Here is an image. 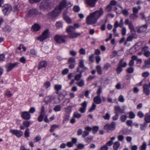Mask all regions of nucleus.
Segmentation results:
<instances>
[{
    "mask_svg": "<svg viewBox=\"0 0 150 150\" xmlns=\"http://www.w3.org/2000/svg\"><path fill=\"white\" fill-rule=\"evenodd\" d=\"M103 10L102 8H100L99 10L91 13L87 17L86 23L88 25L95 23L100 16L103 15Z\"/></svg>",
    "mask_w": 150,
    "mask_h": 150,
    "instance_id": "f257e3e1",
    "label": "nucleus"
},
{
    "mask_svg": "<svg viewBox=\"0 0 150 150\" xmlns=\"http://www.w3.org/2000/svg\"><path fill=\"white\" fill-rule=\"evenodd\" d=\"M66 4L65 0H63L60 3L59 5L56 7L53 11L47 14L48 18L52 20L56 18L60 13L61 10L65 6Z\"/></svg>",
    "mask_w": 150,
    "mask_h": 150,
    "instance_id": "f03ea898",
    "label": "nucleus"
},
{
    "mask_svg": "<svg viewBox=\"0 0 150 150\" xmlns=\"http://www.w3.org/2000/svg\"><path fill=\"white\" fill-rule=\"evenodd\" d=\"M67 36L57 35L54 37V40L57 43L65 42L67 40Z\"/></svg>",
    "mask_w": 150,
    "mask_h": 150,
    "instance_id": "7ed1b4c3",
    "label": "nucleus"
},
{
    "mask_svg": "<svg viewBox=\"0 0 150 150\" xmlns=\"http://www.w3.org/2000/svg\"><path fill=\"white\" fill-rule=\"evenodd\" d=\"M50 33L48 29L45 30L42 33V35L37 38V39L40 41L49 38L50 37Z\"/></svg>",
    "mask_w": 150,
    "mask_h": 150,
    "instance_id": "20e7f679",
    "label": "nucleus"
},
{
    "mask_svg": "<svg viewBox=\"0 0 150 150\" xmlns=\"http://www.w3.org/2000/svg\"><path fill=\"white\" fill-rule=\"evenodd\" d=\"M52 4L49 0H43L40 5V8H47Z\"/></svg>",
    "mask_w": 150,
    "mask_h": 150,
    "instance_id": "39448f33",
    "label": "nucleus"
},
{
    "mask_svg": "<svg viewBox=\"0 0 150 150\" xmlns=\"http://www.w3.org/2000/svg\"><path fill=\"white\" fill-rule=\"evenodd\" d=\"M116 125V123L115 122H112L110 124H108L105 125L104 127L105 129L107 131L113 130Z\"/></svg>",
    "mask_w": 150,
    "mask_h": 150,
    "instance_id": "423d86ee",
    "label": "nucleus"
},
{
    "mask_svg": "<svg viewBox=\"0 0 150 150\" xmlns=\"http://www.w3.org/2000/svg\"><path fill=\"white\" fill-rule=\"evenodd\" d=\"M38 14V12L36 9H31L28 13V16L29 17H34Z\"/></svg>",
    "mask_w": 150,
    "mask_h": 150,
    "instance_id": "0eeeda50",
    "label": "nucleus"
},
{
    "mask_svg": "<svg viewBox=\"0 0 150 150\" xmlns=\"http://www.w3.org/2000/svg\"><path fill=\"white\" fill-rule=\"evenodd\" d=\"M12 10L11 7L8 4H5L3 7L2 11L4 14L9 13Z\"/></svg>",
    "mask_w": 150,
    "mask_h": 150,
    "instance_id": "6e6552de",
    "label": "nucleus"
},
{
    "mask_svg": "<svg viewBox=\"0 0 150 150\" xmlns=\"http://www.w3.org/2000/svg\"><path fill=\"white\" fill-rule=\"evenodd\" d=\"M10 133L16 135L18 137H21L22 136L23 134V133L21 131L16 129H11L10 130Z\"/></svg>",
    "mask_w": 150,
    "mask_h": 150,
    "instance_id": "1a4fd4ad",
    "label": "nucleus"
},
{
    "mask_svg": "<svg viewBox=\"0 0 150 150\" xmlns=\"http://www.w3.org/2000/svg\"><path fill=\"white\" fill-rule=\"evenodd\" d=\"M98 0H85V2L88 6L94 7Z\"/></svg>",
    "mask_w": 150,
    "mask_h": 150,
    "instance_id": "9d476101",
    "label": "nucleus"
},
{
    "mask_svg": "<svg viewBox=\"0 0 150 150\" xmlns=\"http://www.w3.org/2000/svg\"><path fill=\"white\" fill-rule=\"evenodd\" d=\"M17 63H15L14 64L11 63H8L7 64L6 66V71L7 72H9L11 71L12 69L15 66L18 65Z\"/></svg>",
    "mask_w": 150,
    "mask_h": 150,
    "instance_id": "9b49d317",
    "label": "nucleus"
},
{
    "mask_svg": "<svg viewBox=\"0 0 150 150\" xmlns=\"http://www.w3.org/2000/svg\"><path fill=\"white\" fill-rule=\"evenodd\" d=\"M85 129V130L83 132V134H82V137L84 138L88 136L89 134V132L92 130V128L89 126L86 127Z\"/></svg>",
    "mask_w": 150,
    "mask_h": 150,
    "instance_id": "f8f14e48",
    "label": "nucleus"
},
{
    "mask_svg": "<svg viewBox=\"0 0 150 150\" xmlns=\"http://www.w3.org/2000/svg\"><path fill=\"white\" fill-rule=\"evenodd\" d=\"M114 111L115 114H122L124 113V109H122L120 106H115L114 107Z\"/></svg>",
    "mask_w": 150,
    "mask_h": 150,
    "instance_id": "ddd939ff",
    "label": "nucleus"
},
{
    "mask_svg": "<svg viewBox=\"0 0 150 150\" xmlns=\"http://www.w3.org/2000/svg\"><path fill=\"white\" fill-rule=\"evenodd\" d=\"M21 116L22 118L25 120H29L30 117V115L28 112H23L21 113Z\"/></svg>",
    "mask_w": 150,
    "mask_h": 150,
    "instance_id": "4468645a",
    "label": "nucleus"
},
{
    "mask_svg": "<svg viewBox=\"0 0 150 150\" xmlns=\"http://www.w3.org/2000/svg\"><path fill=\"white\" fill-rule=\"evenodd\" d=\"M80 68H82V70L81 71H83L87 69V68L84 67L83 62V60H81L79 62V67L77 69V72L79 71Z\"/></svg>",
    "mask_w": 150,
    "mask_h": 150,
    "instance_id": "2eb2a0df",
    "label": "nucleus"
},
{
    "mask_svg": "<svg viewBox=\"0 0 150 150\" xmlns=\"http://www.w3.org/2000/svg\"><path fill=\"white\" fill-rule=\"evenodd\" d=\"M87 103L86 101H84L83 103L81 104L82 107L80 108L79 109V111L81 113H84L86 110V108L87 106Z\"/></svg>",
    "mask_w": 150,
    "mask_h": 150,
    "instance_id": "dca6fc26",
    "label": "nucleus"
},
{
    "mask_svg": "<svg viewBox=\"0 0 150 150\" xmlns=\"http://www.w3.org/2000/svg\"><path fill=\"white\" fill-rule=\"evenodd\" d=\"M143 91L144 93L147 96L149 95L150 93V90L149 89L148 85L145 84L143 86Z\"/></svg>",
    "mask_w": 150,
    "mask_h": 150,
    "instance_id": "f3484780",
    "label": "nucleus"
},
{
    "mask_svg": "<svg viewBox=\"0 0 150 150\" xmlns=\"http://www.w3.org/2000/svg\"><path fill=\"white\" fill-rule=\"evenodd\" d=\"M55 97L52 96H49L46 97L45 99V102L47 104L51 102L52 100H54Z\"/></svg>",
    "mask_w": 150,
    "mask_h": 150,
    "instance_id": "a211bd4d",
    "label": "nucleus"
},
{
    "mask_svg": "<svg viewBox=\"0 0 150 150\" xmlns=\"http://www.w3.org/2000/svg\"><path fill=\"white\" fill-rule=\"evenodd\" d=\"M94 102L96 104H100L102 102L100 96H97L93 98Z\"/></svg>",
    "mask_w": 150,
    "mask_h": 150,
    "instance_id": "6ab92c4d",
    "label": "nucleus"
},
{
    "mask_svg": "<svg viewBox=\"0 0 150 150\" xmlns=\"http://www.w3.org/2000/svg\"><path fill=\"white\" fill-rule=\"evenodd\" d=\"M144 65H143L142 68L145 69L146 68H150V57L148 59L144 61Z\"/></svg>",
    "mask_w": 150,
    "mask_h": 150,
    "instance_id": "aec40b11",
    "label": "nucleus"
},
{
    "mask_svg": "<svg viewBox=\"0 0 150 150\" xmlns=\"http://www.w3.org/2000/svg\"><path fill=\"white\" fill-rule=\"evenodd\" d=\"M47 65V63L46 62L44 61H42L40 62L38 69H40L42 68L46 67Z\"/></svg>",
    "mask_w": 150,
    "mask_h": 150,
    "instance_id": "412c9836",
    "label": "nucleus"
},
{
    "mask_svg": "<svg viewBox=\"0 0 150 150\" xmlns=\"http://www.w3.org/2000/svg\"><path fill=\"white\" fill-rule=\"evenodd\" d=\"M80 33H77L74 31L68 35V36L70 38H76L78 36H80Z\"/></svg>",
    "mask_w": 150,
    "mask_h": 150,
    "instance_id": "4be33fe9",
    "label": "nucleus"
},
{
    "mask_svg": "<svg viewBox=\"0 0 150 150\" xmlns=\"http://www.w3.org/2000/svg\"><path fill=\"white\" fill-rule=\"evenodd\" d=\"M41 28V26L37 23L35 24L32 27V30L34 32H37Z\"/></svg>",
    "mask_w": 150,
    "mask_h": 150,
    "instance_id": "5701e85b",
    "label": "nucleus"
},
{
    "mask_svg": "<svg viewBox=\"0 0 150 150\" xmlns=\"http://www.w3.org/2000/svg\"><path fill=\"white\" fill-rule=\"evenodd\" d=\"M147 27V25L146 24L140 27L138 30L137 32L139 33L144 32L146 30Z\"/></svg>",
    "mask_w": 150,
    "mask_h": 150,
    "instance_id": "b1692460",
    "label": "nucleus"
},
{
    "mask_svg": "<svg viewBox=\"0 0 150 150\" xmlns=\"http://www.w3.org/2000/svg\"><path fill=\"white\" fill-rule=\"evenodd\" d=\"M75 28L72 26H70L67 28L66 31L69 35L75 31Z\"/></svg>",
    "mask_w": 150,
    "mask_h": 150,
    "instance_id": "393cba45",
    "label": "nucleus"
},
{
    "mask_svg": "<svg viewBox=\"0 0 150 150\" xmlns=\"http://www.w3.org/2000/svg\"><path fill=\"white\" fill-rule=\"evenodd\" d=\"M115 24H116L117 27H119L121 28H122L123 27L124 25V23L123 19H121L119 23H118V21H116L115 22Z\"/></svg>",
    "mask_w": 150,
    "mask_h": 150,
    "instance_id": "a878e982",
    "label": "nucleus"
},
{
    "mask_svg": "<svg viewBox=\"0 0 150 150\" xmlns=\"http://www.w3.org/2000/svg\"><path fill=\"white\" fill-rule=\"evenodd\" d=\"M83 72V71H81L80 72L79 74H77L74 77V80L76 81H78L80 79L82 76V73Z\"/></svg>",
    "mask_w": 150,
    "mask_h": 150,
    "instance_id": "bb28decb",
    "label": "nucleus"
},
{
    "mask_svg": "<svg viewBox=\"0 0 150 150\" xmlns=\"http://www.w3.org/2000/svg\"><path fill=\"white\" fill-rule=\"evenodd\" d=\"M111 67V65L110 63H107L104 64L103 68V69L104 71H106L108 70L109 68Z\"/></svg>",
    "mask_w": 150,
    "mask_h": 150,
    "instance_id": "cd10ccee",
    "label": "nucleus"
},
{
    "mask_svg": "<svg viewBox=\"0 0 150 150\" xmlns=\"http://www.w3.org/2000/svg\"><path fill=\"white\" fill-rule=\"evenodd\" d=\"M97 71L99 74L101 75L102 74V68L100 65H98L96 67Z\"/></svg>",
    "mask_w": 150,
    "mask_h": 150,
    "instance_id": "c85d7f7f",
    "label": "nucleus"
},
{
    "mask_svg": "<svg viewBox=\"0 0 150 150\" xmlns=\"http://www.w3.org/2000/svg\"><path fill=\"white\" fill-rule=\"evenodd\" d=\"M77 85L80 87H82L84 85V81L83 80L81 79L79 81H78L76 83Z\"/></svg>",
    "mask_w": 150,
    "mask_h": 150,
    "instance_id": "c756f323",
    "label": "nucleus"
},
{
    "mask_svg": "<svg viewBox=\"0 0 150 150\" xmlns=\"http://www.w3.org/2000/svg\"><path fill=\"white\" fill-rule=\"evenodd\" d=\"M145 120L146 122H150V114L146 113L145 115Z\"/></svg>",
    "mask_w": 150,
    "mask_h": 150,
    "instance_id": "7c9ffc66",
    "label": "nucleus"
},
{
    "mask_svg": "<svg viewBox=\"0 0 150 150\" xmlns=\"http://www.w3.org/2000/svg\"><path fill=\"white\" fill-rule=\"evenodd\" d=\"M120 145V143L118 142H115L113 144V147L114 150H117Z\"/></svg>",
    "mask_w": 150,
    "mask_h": 150,
    "instance_id": "2f4dec72",
    "label": "nucleus"
},
{
    "mask_svg": "<svg viewBox=\"0 0 150 150\" xmlns=\"http://www.w3.org/2000/svg\"><path fill=\"white\" fill-rule=\"evenodd\" d=\"M75 62V59L73 57L69 58L68 61V62L69 64H74Z\"/></svg>",
    "mask_w": 150,
    "mask_h": 150,
    "instance_id": "473e14b6",
    "label": "nucleus"
},
{
    "mask_svg": "<svg viewBox=\"0 0 150 150\" xmlns=\"http://www.w3.org/2000/svg\"><path fill=\"white\" fill-rule=\"evenodd\" d=\"M65 96V95H63L62 93H60L58 95V99L59 101L60 102L62 100H63Z\"/></svg>",
    "mask_w": 150,
    "mask_h": 150,
    "instance_id": "72a5a7b5",
    "label": "nucleus"
},
{
    "mask_svg": "<svg viewBox=\"0 0 150 150\" xmlns=\"http://www.w3.org/2000/svg\"><path fill=\"white\" fill-rule=\"evenodd\" d=\"M138 17V16L137 14L133 13L130 15L129 18L130 19L134 20L136 19Z\"/></svg>",
    "mask_w": 150,
    "mask_h": 150,
    "instance_id": "f704fd0d",
    "label": "nucleus"
},
{
    "mask_svg": "<svg viewBox=\"0 0 150 150\" xmlns=\"http://www.w3.org/2000/svg\"><path fill=\"white\" fill-rule=\"evenodd\" d=\"M62 108L61 106L60 105L56 106L54 108V110L55 112L60 111Z\"/></svg>",
    "mask_w": 150,
    "mask_h": 150,
    "instance_id": "c9c22d12",
    "label": "nucleus"
},
{
    "mask_svg": "<svg viewBox=\"0 0 150 150\" xmlns=\"http://www.w3.org/2000/svg\"><path fill=\"white\" fill-rule=\"evenodd\" d=\"M64 18L65 21L68 23H71V20L70 18L68 16L65 15L64 16Z\"/></svg>",
    "mask_w": 150,
    "mask_h": 150,
    "instance_id": "e433bc0d",
    "label": "nucleus"
},
{
    "mask_svg": "<svg viewBox=\"0 0 150 150\" xmlns=\"http://www.w3.org/2000/svg\"><path fill=\"white\" fill-rule=\"evenodd\" d=\"M130 32L132 36L134 37V38H137V36L136 34V32L134 29L130 30Z\"/></svg>",
    "mask_w": 150,
    "mask_h": 150,
    "instance_id": "4c0bfd02",
    "label": "nucleus"
},
{
    "mask_svg": "<svg viewBox=\"0 0 150 150\" xmlns=\"http://www.w3.org/2000/svg\"><path fill=\"white\" fill-rule=\"evenodd\" d=\"M146 144L145 142L143 143L142 145L140 148V150H145L146 149Z\"/></svg>",
    "mask_w": 150,
    "mask_h": 150,
    "instance_id": "58836bf2",
    "label": "nucleus"
},
{
    "mask_svg": "<svg viewBox=\"0 0 150 150\" xmlns=\"http://www.w3.org/2000/svg\"><path fill=\"white\" fill-rule=\"evenodd\" d=\"M98 127L97 126H94L92 128V130H93V133L94 134H96L98 130Z\"/></svg>",
    "mask_w": 150,
    "mask_h": 150,
    "instance_id": "ea45409f",
    "label": "nucleus"
},
{
    "mask_svg": "<svg viewBox=\"0 0 150 150\" xmlns=\"http://www.w3.org/2000/svg\"><path fill=\"white\" fill-rule=\"evenodd\" d=\"M127 117L125 115H122L120 117L121 120L122 122H125L127 118Z\"/></svg>",
    "mask_w": 150,
    "mask_h": 150,
    "instance_id": "a19ab883",
    "label": "nucleus"
},
{
    "mask_svg": "<svg viewBox=\"0 0 150 150\" xmlns=\"http://www.w3.org/2000/svg\"><path fill=\"white\" fill-rule=\"evenodd\" d=\"M23 125L25 127H27L29 126L30 125V122L29 121H25L23 122Z\"/></svg>",
    "mask_w": 150,
    "mask_h": 150,
    "instance_id": "79ce46f5",
    "label": "nucleus"
},
{
    "mask_svg": "<svg viewBox=\"0 0 150 150\" xmlns=\"http://www.w3.org/2000/svg\"><path fill=\"white\" fill-rule=\"evenodd\" d=\"M62 85H55L54 87V89L55 90H60L62 88Z\"/></svg>",
    "mask_w": 150,
    "mask_h": 150,
    "instance_id": "37998d69",
    "label": "nucleus"
},
{
    "mask_svg": "<svg viewBox=\"0 0 150 150\" xmlns=\"http://www.w3.org/2000/svg\"><path fill=\"white\" fill-rule=\"evenodd\" d=\"M45 115H43L40 114V116L38 117V121L41 122L42 121L43 117L45 116Z\"/></svg>",
    "mask_w": 150,
    "mask_h": 150,
    "instance_id": "c03bdc74",
    "label": "nucleus"
},
{
    "mask_svg": "<svg viewBox=\"0 0 150 150\" xmlns=\"http://www.w3.org/2000/svg\"><path fill=\"white\" fill-rule=\"evenodd\" d=\"M58 126L55 125H52L51 127V129L50 130V132H53L56 128L58 127Z\"/></svg>",
    "mask_w": 150,
    "mask_h": 150,
    "instance_id": "a18cd8bd",
    "label": "nucleus"
},
{
    "mask_svg": "<svg viewBox=\"0 0 150 150\" xmlns=\"http://www.w3.org/2000/svg\"><path fill=\"white\" fill-rule=\"evenodd\" d=\"M143 54L146 57H149L150 56V52L149 50L145 51V52H144Z\"/></svg>",
    "mask_w": 150,
    "mask_h": 150,
    "instance_id": "49530a36",
    "label": "nucleus"
},
{
    "mask_svg": "<svg viewBox=\"0 0 150 150\" xmlns=\"http://www.w3.org/2000/svg\"><path fill=\"white\" fill-rule=\"evenodd\" d=\"M72 107V106H69L68 107L65 108L64 109L65 110V111L67 113H68L69 112H70Z\"/></svg>",
    "mask_w": 150,
    "mask_h": 150,
    "instance_id": "de8ad7c7",
    "label": "nucleus"
},
{
    "mask_svg": "<svg viewBox=\"0 0 150 150\" xmlns=\"http://www.w3.org/2000/svg\"><path fill=\"white\" fill-rule=\"evenodd\" d=\"M29 129L27 128L26 129L24 133V135L25 137H28L29 136Z\"/></svg>",
    "mask_w": 150,
    "mask_h": 150,
    "instance_id": "09e8293b",
    "label": "nucleus"
},
{
    "mask_svg": "<svg viewBox=\"0 0 150 150\" xmlns=\"http://www.w3.org/2000/svg\"><path fill=\"white\" fill-rule=\"evenodd\" d=\"M110 115L108 113L106 114L105 115L103 116V117L105 120H109L110 118Z\"/></svg>",
    "mask_w": 150,
    "mask_h": 150,
    "instance_id": "8fccbe9b",
    "label": "nucleus"
},
{
    "mask_svg": "<svg viewBox=\"0 0 150 150\" xmlns=\"http://www.w3.org/2000/svg\"><path fill=\"white\" fill-rule=\"evenodd\" d=\"M93 137H91L90 138L86 137L85 139V141L88 143L91 142L93 140Z\"/></svg>",
    "mask_w": 150,
    "mask_h": 150,
    "instance_id": "3c124183",
    "label": "nucleus"
},
{
    "mask_svg": "<svg viewBox=\"0 0 150 150\" xmlns=\"http://www.w3.org/2000/svg\"><path fill=\"white\" fill-rule=\"evenodd\" d=\"M121 67L118 65V67L116 69V71L118 74H119L122 71V69Z\"/></svg>",
    "mask_w": 150,
    "mask_h": 150,
    "instance_id": "603ef678",
    "label": "nucleus"
},
{
    "mask_svg": "<svg viewBox=\"0 0 150 150\" xmlns=\"http://www.w3.org/2000/svg\"><path fill=\"white\" fill-rule=\"evenodd\" d=\"M70 99H66L64 101L63 103V106L67 105L70 102Z\"/></svg>",
    "mask_w": 150,
    "mask_h": 150,
    "instance_id": "864d4df0",
    "label": "nucleus"
},
{
    "mask_svg": "<svg viewBox=\"0 0 150 150\" xmlns=\"http://www.w3.org/2000/svg\"><path fill=\"white\" fill-rule=\"evenodd\" d=\"M118 100L121 102H123L125 101V99L123 96L122 95H120L118 98Z\"/></svg>",
    "mask_w": 150,
    "mask_h": 150,
    "instance_id": "5fc2aeb1",
    "label": "nucleus"
},
{
    "mask_svg": "<svg viewBox=\"0 0 150 150\" xmlns=\"http://www.w3.org/2000/svg\"><path fill=\"white\" fill-rule=\"evenodd\" d=\"M74 117L79 118L81 117V115L78 112H75L74 114Z\"/></svg>",
    "mask_w": 150,
    "mask_h": 150,
    "instance_id": "6e6d98bb",
    "label": "nucleus"
},
{
    "mask_svg": "<svg viewBox=\"0 0 150 150\" xmlns=\"http://www.w3.org/2000/svg\"><path fill=\"white\" fill-rule=\"evenodd\" d=\"M128 25L129 28L130 30H133L134 29V25L131 22H129V24Z\"/></svg>",
    "mask_w": 150,
    "mask_h": 150,
    "instance_id": "4d7b16f0",
    "label": "nucleus"
},
{
    "mask_svg": "<svg viewBox=\"0 0 150 150\" xmlns=\"http://www.w3.org/2000/svg\"><path fill=\"white\" fill-rule=\"evenodd\" d=\"M129 117L131 119H133L135 117V115L132 112H130L129 113Z\"/></svg>",
    "mask_w": 150,
    "mask_h": 150,
    "instance_id": "13d9d810",
    "label": "nucleus"
},
{
    "mask_svg": "<svg viewBox=\"0 0 150 150\" xmlns=\"http://www.w3.org/2000/svg\"><path fill=\"white\" fill-rule=\"evenodd\" d=\"M149 73L148 71H146L142 73V76L143 77H146L149 76Z\"/></svg>",
    "mask_w": 150,
    "mask_h": 150,
    "instance_id": "bf43d9fd",
    "label": "nucleus"
},
{
    "mask_svg": "<svg viewBox=\"0 0 150 150\" xmlns=\"http://www.w3.org/2000/svg\"><path fill=\"white\" fill-rule=\"evenodd\" d=\"M134 70V68L133 67H130L127 69V71L129 73H131L133 72Z\"/></svg>",
    "mask_w": 150,
    "mask_h": 150,
    "instance_id": "052dcab7",
    "label": "nucleus"
},
{
    "mask_svg": "<svg viewBox=\"0 0 150 150\" xmlns=\"http://www.w3.org/2000/svg\"><path fill=\"white\" fill-rule=\"evenodd\" d=\"M79 53L82 55H85L86 53L85 50L83 48H81L79 51Z\"/></svg>",
    "mask_w": 150,
    "mask_h": 150,
    "instance_id": "680f3d73",
    "label": "nucleus"
},
{
    "mask_svg": "<svg viewBox=\"0 0 150 150\" xmlns=\"http://www.w3.org/2000/svg\"><path fill=\"white\" fill-rule=\"evenodd\" d=\"M80 10L79 7L77 6H75L74 7V10L75 12H78Z\"/></svg>",
    "mask_w": 150,
    "mask_h": 150,
    "instance_id": "e2e57ef3",
    "label": "nucleus"
},
{
    "mask_svg": "<svg viewBox=\"0 0 150 150\" xmlns=\"http://www.w3.org/2000/svg\"><path fill=\"white\" fill-rule=\"evenodd\" d=\"M50 86V83L49 81L46 82L44 84V86L46 88L49 87Z\"/></svg>",
    "mask_w": 150,
    "mask_h": 150,
    "instance_id": "0e129e2a",
    "label": "nucleus"
},
{
    "mask_svg": "<svg viewBox=\"0 0 150 150\" xmlns=\"http://www.w3.org/2000/svg\"><path fill=\"white\" fill-rule=\"evenodd\" d=\"M133 122L131 120H128L126 122V123L128 126H132Z\"/></svg>",
    "mask_w": 150,
    "mask_h": 150,
    "instance_id": "69168bd1",
    "label": "nucleus"
},
{
    "mask_svg": "<svg viewBox=\"0 0 150 150\" xmlns=\"http://www.w3.org/2000/svg\"><path fill=\"white\" fill-rule=\"evenodd\" d=\"M41 139V137L38 136H37L34 138V141L35 142L40 141Z\"/></svg>",
    "mask_w": 150,
    "mask_h": 150,
    "instance_id": "338daca9",
    "label": "nucleus"
},
{
    "mask_svg": "<svg viewBox=\"0 0 150 150\" xmlns=\"http://www.w3.org/2000/svg\"><path fill=\"white\" fill-rule=\"evenodd\" d=\"M137 115L140 118H142L144 116V115L142 112L139 111L137 113Z\"/></svg>",
    "mask_w": 150,
    "mask_h": 150,
    "instance_id": "774afa93",
    "label": "nucleus"
}]
</instances>
